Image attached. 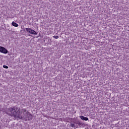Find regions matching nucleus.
<instances>
[{"instance_id": "obj_1", "label": "nucleus", "mask_w": 129, "mask_h": 129, "mask_svg": "<svg viewBox=\"0 0 129 129\" xmlns=\"http://www.w3.org/2000/svg\"><path fill=\"white\" fill-rule=\"evenodd\" d=\"M7 113L11 116H13L15 118H20L25 120H31L33 119V116L29 112H27L26 109H23L21 112L18 107L10 108L8 109Z\"/></svg>"}, {"instance_id": "obj_2", "label": "nucleus", "mask_w": 129, "mask_h": 129, "mask_svg": "<svg viewBox=\"0 0 129 129\" xmlns=\"http://www.w3.org/2000/svg\"><path fill=\"white\" fill-rule=\"evenodd\" d=\"M26 31L28 32V33H29V34H32V35H37V32H36L35 30H32L31 28H25Z\"/></svg>"}, {"instance_id": "obj_3", "label": "nucleus", "mask_w": 129, "mask_h": 129, "mask_svg": "<svg viewBox=\"0 0 129 129\" xmlns=\"http://www.w3.org/2000/svg\"><path fill=\"white\" fill-rule=\"evenodd\" d=\"M0 52L3 54H8V49L3 46H0Z\"/></svg>"}, {"instance_id": "obj_4", "label": "nucleus", "mask_w": 129, "mask_h": 129, "mask_svg": "<svg viewBox=\"0 0 129 129\" xmlns=\"http://www.w3.org/2000/svg\"><path fill=\"white\" fill-rule=\"evenodd\" d=\"M79 125V122L77 121L74 122V123H72L71 124V126H72V127H74V128H77Z\"/></svg>"}, {"instance_id": "obj_5", "label": "nucleus", "mask_w": 129, "mask_h": 129, "mask_svg": "<svg viewBox=\"0 0 129 129\" xmlns=\"http://www.w3.org/2000/svg\"><path fill=\"white\" fill-rule=\"evenodd\" d=\"M80 117L81 119H82V120H86V121L88 120V117H84V116H80Z\"/></svg>"}, {"instance_id": "obj_6", "label": "nucleus", "mask_w": 129, "mask_h": 129, "mask_svg": "<svg viewBox=\"0 0 129 129\" xmlns=\"http://www.w3.org/2000/svg\"><path fill=\"white\" fill-rule=\"evenodd\" d=\"M12 26H13L14 27H19V24L15 23V22L13 21L12 23Z\"/></svg>"}, {"instance_id": "obj_7", "label": "nucleus", "mask_w": 129, "mask_h": 129, "mask_svg": "<svg viewBox=\"0 0 129 129\" xmlns=\"http://www.w3.org/2000/svg\"><path fill=\"white\" fill-rule=\"evenodd\" d=\"M53 38H54V39H59L58 36H53Z\"/></svg>"}, {"instance_id": "obj_8", "label": "nucleus", "mask_w": 129, "mask_h": 129, "mask_svg": "<svg viewBox=\"0 0 129 129\" xmlns=\"http://www.w3.org/2000/svg\"><path fill=\"white\" fill-rule=\"evenodd\" d=\"M3 68H5V69H8L9 67H8L7 66H3Z\"/></svg>"}]
</instances>
